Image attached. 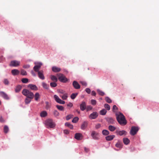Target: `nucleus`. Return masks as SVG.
<instances>
[{"label":"nucleus","mask_w":159,"mask_h":159,"mask_svg":"<svg viewBox=\"0 0 159 159\" xmlns=\"http://www.w3.org/2000/svg\"><path fill=\"white\" fill-rule=\"evenodd\" d=\"M98 116V113L97 112H93L90 114V119H96Z\"/></svg>","instance_id":"9d476101"},{"label":"nucleus","mask_w":159,"mask_h":159,"mask_svg":"<svg viewBox=\"0 0 159 159\" xmlns=\"http://www.w3.org/2000/svg\"><path fill=\"white\" fill-rule=\"evenodd\" d=\"M102 134L104 135H107L109 134V132L107 130L104 129L102 131Z\"/></svg>","instance_id":"2f4dec72"},{"label":"nucleus","mask_w":159,"mask_h":159,"mask_svg":"<svg viewBox=\"0 0 159 159\" xmlns=\"http://www.w3.org/2000/svg\"><path fill=\"white\" fill-rule=\"evenodd\" d=\"M91 136L93 139L94 140H98L100 139L99 133L95 131H93L92 132Z\"/></svg>","instance_id":"39448f33"},{"label":"nucleus","mask_w":159,"mask_h":159,"mask_svg":"<svg viewBox=\"0 0 159 159\" xmlns=\"http://www.w3.org/2000/svg\"><path fill=\"white\" fill-rule=\"evenodd\" d=\"M58 92L59 93L62 94H64V93H65V91L61 89L59 90Z\"/></svg>","instance_id":"864d4df0"},{"label":"nucleus","mask_w":159,"mask_h":159,"mask_svg":"<svg viewBox=\"0 0 159 159\" xmlns=\"http://www.w3.org/2000/svg\"><path fill=\"white\" fill-rule=\"evenodd\" d=\"M107 120L109 123L111 124H113L115 123V120L114 119L111 117L108 118Z\"/></svg>","instance_id":"5701e85b"},{"label":"nucleus","mask_w":159,"mask_h":159,"mask_svg":"<svg viewBox=\"0 0 159 159\" xmlns=\"http://www.w3.org/2000/svg\"><path fill=\"white\" fill-rule=\"evenodd\" d=\"M3 82L5 85H8L9 84V82L7 79H5L4 80Z\"/></svg>","instance_id":"3c124183"},{"label":"nucleus","mask_w":159,"mask_h":159,"mask_svg":"<svg viewBox=\"0 0 159 159\" xmlns=\"http://www.w3.org/2000/svg\"><path fill=\"white\" fill-rule=\"evenodd\" d=\"M50 78L52 81L55 82H57L58 80L57 77L53 75H51L50 76Z\"/></svg>","instance_id":"a878e982"},{"label":"nucleus","mask_w":159,"mask_h":159,"mask_svg":"<svg viewBox=\"0 0 159 159\" xmlns=\"http://www.w3.org/2000/svg\"><path fill=\"white\" fill-rule=\"evenodd\" d=\"M67 106L68 107H72L73 106V104L71 102H69L67 105Z\"/></svg>","instance_id":"bf43d9fd"},{"label":"nucleus","mask_w":159,"mask_h":159,"mask_svg":"<svg viewBox=\"0 0 159 159\" xmlns=\"http://www.w3.org/2000/svg\"><path fill=\"white\" fill-rule=\"evenodd\" d=\"M84 150L86 152H88L89 151V149L88 148H86L84 147Z\"/></svg>","instance_id":"0e129e2a"},{"label":"nucleus","mask_w":159,"mask_h":159,"mask_svg":"<svg viewBox=\"0 0 159 159\" xmlns=\"http://www.w3.org/2000/svg\"><path fill=\"white\" fill-rule=\"evenodd\" d=\"M107 113V111L105 109H103L102 110H101L100 111V114L102 115H105Z\"/></svg>","instance_id":"72a5a7b5"},{"label":"nucleus","mask_w":159,"mask_h":159,"mask_svg":"<svg viewBox=\"0 0 159 159\" xmlns=\"http://www.w3.org/2000/svg\"><path fill=\"white\" fill-rule=\"evenodd\" d=\"M65 125L66 126L69 127L70 129H73V125L68 122L66 123L65 124Z\"/></svg>","instance_id":"f704fd0d"},{"label":"nucleus","mask_w":159,"mask_h":159,"mask_svg":"<svg viewBox=\"0 0 159 159\" xmlns=\"http://www.w3.org/2000/svg\"><path fill=\"white\" fill-rule=\"evenodd\" d=\"M0 95L5 99L8 100L9 99L7 95L3 92L0 91Z\"/></svg>","instance_id":"ddd939ff"},{"label":"nucleus","mask_w":159,"mask_h":159,"mask_svg":"<svg viewBox=\"0 0 159 159\" xmlns=\"http://www.w3.org/2000/svg\"><path fill=\"white\" fill-rule=\"evenodd\" d=\"M85 90L87 93H88L89 94V89L87 88Z\"/></svg>","instance_id":"69168bd1"},{"label":"nucleus","mask_w":159,"mask_h":159,"mask_svg":"<svg viewBox=\"0 0 159 159\" xmlns=\"http://www.w3.org/2000/svg\"><path fill=\"white\" fill-rule=\"evenodd\" d=\"M40 97V95L39 93H36L34 95V98L36 101H38Z\"/></svg>","instance_id":"e433bc0d"},{"label":"nucleus","mask_w":159,"mask_h":159,"mask_svg":"<svg viewBox=\"0 0 159 159\" xmlns=\"http://www.w3.org/2000/svg\"><path fill=\"white\" fill-rule=\"evenodd\" d=\"M97 91L99 95H100L102 96L105 94V93L104 92L99 89H97Z\"/></svg>","instance_id":"4c0bfd02"},{"label":"nucleus","mask_w":159,"mask_h":159,"mask_svg":"<svg viewBox=\"0 0 159 159\" xmlns=\"http://www.w3.org/2000/svg\"><path fill=\"white\" fill-rule=\"evenodd\" d=\"M104 107L107 110H110V107L108 104H105Z\"/></svg>","instance_id":"8fccbe9b"},{"label":"nucleus","mask_w":159,"mask_h":159,"mask_svg":"<svg viewBox=\"0 0 159 159\" xmlns=\"http://www.w3.org/2000/svg\"><path fill=\"white\" fill-rule=\"evenodd\" d=\"M80 83L82 85L84 86H86L87 85V84L85 82L82 81L80 82Z\"/></svg>","instance_id":"13d9d810"},{"label":"nucleus","mask_w":159,"mask_h":159,"mask_svg":"<svg viewBox=\"0 0 159 159\" xmlns=\"http://www.w3.org/2000/svg\"><path fill=\"white\" fill-rule=\"evenodd\" d=\"M31 98H26L25 100V104H28L31 101L30 99Z\"/></svg>","instance_id":"58836bf2"},{"label":"nucleus","mask_w":159,"mask_h":159,"mask_svg":"<svg viewBox=\"0 0 159 159\" xmlns=\"http://www.w3.org/2000/svg\"><path fill=\"white\" fill-rule=\"evenodd\" d=\"M31 73L32 74V75L34 76H36V74H35V73L34 72V71L33 70H31Z\"/></svg>","instance_id":"e2e57ef3"},{"label":"nucleus","mask_w":159,"mask_h":159,"mask_svg":"<svg viewBox=\"0 0 159 159\" xmlns=\"http://www.w3.org/2000/svg\"><path fill=\"white\" fill-rule=\"evenodd\" d=\"M42 86H43V87L46 89H48V88H49V86L47 84H46V83L44 82H43L42 83Z\"/></svg>","instance_id":"cd10ccee"},{"label":"nucleus","mask_w":159,"mask_h":159,"mask_svg":"<svg viewBox=\"0 0 159 159\" xmlns=\"http://www.w3.org/2000/svg\"><path fill=\"white\" fill-rule=\"evenodd\" d=\"M45 103L46 104V108L47 109H49L50 107V104L49 103V102H45Z\"/></svg>","instance_id":"a18cd8bd"},{"label":"nucleus","mask_w":159,"mask_h":159,"mask_svg":"<svg viewBox=\"0 0 159 159\" xmlns=\"http://www.w3.org/2000/svg\"><path fill=\"white\" fill-rule=\"evenodd\" d=\"M73 116L71 115H68L66 116V119L67 120H68L72 117Z\"/></svg>","instance_id":"603ef678"},{"label":"nucleus","mask_w":159,"mask_h":159,"mask_svg":"<svg viewBox=\"0 0 159 159\" xmlns=\"http://www.w3.org/2000/svg\"><path fill=\"white\" fill-rule=\"evenodd\" d=\"M21 74L22 75H27L26 71L24 70H22L21 71Z\"/></svg>","instance_id":"49530a36"},{"label":"nucleus","mask_w":159,"mask_h":159,"mask_svg":"<svg viewBox=\"0 0 159 159\" xmlns=\"http://www.w3.org/2000/svg\"><path fill=\"white\" fill-rule=\"evenodd\" d=\"M28 87L30 88L32 90L36 91L38 90L37 87L35 85L29 84L28 85Z\"/></svg>","instance_id":"2eb2a0df"},{"label":"nucleus","mask_w":159,"mask_h":159,"mask_svg":"<svg viewBox=\"0 0 159 159\" xmlns=\"http://www.w3.org/2000/svg\"><path fill=\"white\" fill-rule=\"evenodd\" d=\"M64 132L65 134H68L69 133V131L68 130L66 129L64 130Z\"/></svg>","instance_id":"680f3d73"},{"label":"nucleus","mask_w":159,"mask_h":159,"mask_svg":"<svg viewBox=\"0 0 159 159\" xmlns=\"http://www.w3.org/2000/svg\"><path fill=\"white\" fill-rule=\"evenodd\" d=\"M22 88V87L20 85H18L17 86L15 89V92L16 93H18L20 91Z\"/></svg>","instance_id":"bb28decb"},{"label":"nucleus","mask_w":159,"mask_h":159,"mask_svg":"<svg viewBox=\"0 0 159 159\" xmlns=\"http://www.w3.org/2000/svg\"><path fill=\"white\" fill-rule=\"evenodd\" d=\"M3 130L5 133L7 134V133L9 131V128L8 126L6 125H5L4 127Z\"/></svg>","instance_id":"473e14b6"},{"label":"nucleus","mask_w":159,"mask_h":159,"mask_svg":"<svg viewBox=\"0 0 159 159\" xmlns=\"http://www.w3.org/2000/svg\"><path fill=\"white\" fill-rule=\"evenodd\" d=\"M118 110V108L116 105L113 106L112 108V111L113 112H116V111Z\"/></svg>","instance_id":"09e8293b"},{"label":"nucleus","mask_w":159,"mask_h":159,"mask_svg":"<svg viewBox=\"0 0 159 159\" xmlns=\"http://www.w3.org/2000/svg\"><path fill=\"white\" fill-rule=\"evenodd\" d=\"M29 81V80L27 78H23L21 79V81L23 83H27Z\"/></svg>","instance_id":"a19ab883"},{"label":"nucleus","mask_w":159,"mask_h":159,"mask_svg":"<svg viewBox=\"0 0 159 159\" xmlns=\"http://www.w3.org/2000/svg\"><path fill=\"white\" fill-rule=\"evenodd\" d=\"M124 143L125 145H128L130 142V140L128 138H125L123 139Z\"/></svg>","instance_id":"393cba45"},{"label":"nucleus","mask_w":159,"mask_h":159,"mask_svg":"<svg viewBox=\"0 0 159 159\" xmlns=\"http://www.w3.org/2000/svg\"><path fill=\"white\" fill-rule=\"evenodd\" d=\"M60 96L63 100H66L68 97L67 94L66 93H64L62 95H60Z\"/></svg>","instance_id":"c756f323"},{"label":"nucleus","mask_w":159,"mask_h":159,"mask_svg":"<svg viewBox=\"0 0 159 159\" xmlns=\"http://www.w3.org/2000/svg\"><path fill=\"white\" fill-rule=\"evenodd\" d=\"M45 124L46 127L48 128H53L55 126V123L51 119L46 120L45 121Z\"/></svg>","instance_id":"7ed1b4c3"},{"label":"nucleus","mask_w":159,"mask_h":159,"mask_svg":"<svg viewBox=\"0 0 159 159\" xmlns=\"http://www.w3.org/2000/svg\"><path fill=\"white\" fill-rule=\"evenodd\" d=\"M80 108L81 111H83L85 109H86L87 111H89V107L88 106L86 108V103L85 102H82L80 105Z\"/></svg>","instance_id":"0eeeda50"},{"label":"nucleus","mask_w":159,"mask_h":159,"mask_svg":"<svg viewBox=\"0 0 159 159\" xmlns=\"http://www.w3.org/2000/svg\"><path fill=\"white\" fill-rule=\"evenodd\" d=\"M20 63V62L19 61L16 60H13L11 61L9 65L11 66L16 67L19 66Z\"/></svg>","instance_id":"6e6552de"},{"label":"nucleus","mask_w":159,"mask_h":159,"mask_svg":"<svg viewBox=\"0 0 159 159\" xmlns=\"http://www.w3.org/2000/svg\"><path fill=\"white\" fill-rule=\"evenodd\" d=\"M123 144L120 141H118L116 143L115 145V146L116 147L121 148L122 147Z\"/></svg>","instance_id":"f3484780"},{"label":"nucleus","mask_w":159,"mask_h":159,"mask_svg":"<svg viewBox=\"0 0 159 159\" xmlns=\"http://www.w3.org/2000/svg\"><path fill=\"white\" fill-rule=\"evenodd\" d=\"M42 65L41 63H38L37 65L35 66L33 68V69L35 71L38 72L39 71V70Z\"/></svg>","instance_id":"f8f14e48"},{"label":"nucleus","mask_w":159,"mask_h":159,"mask_svg":"<svg viewBox=\"0 0 159 159\" xmlns=\"http://www.w3.org/2000/svg\"><path fill=\"white\" fill-rule=\"evenodd\" d=\"M78 95V93H72L71 94V96H70V97L72 99H74L76 97V96H77V95Z\"/></svg>","instance_id":"ea45409f"},{"label":"nucleus","mask_w":159,"mask_h":159,"mask_svg":"<svg viewBox=\"0 0 159 159\" xmlns=\"http://www.w3.org/2000/svg\"><path fill=\"white\" fill-rule=\"evenodd\" d=\"M56 107L60 111H63L64 110V108L62 106L57 105Z\"/></svg>","instance_id":"7c9ffc66"},{"label":"nucleus","mask_w":159,"mask_h":159,"mask_svg":"<svg viewBox=\"0 0 159 159\" xmlns=\"http://www.w3.org/2000/svg\"><path fill=\"white\" fill-rule=\"evenodd\" d=\"M57 76L59 80L62 82L66 83L68 81L67 79L62 74H58L57 75Z\"/></svg>","instance_id":"20e7f679"},{"label":"nucleus","mask_w":159,"mask_h":159,"mask_svg":"<svg viewBox=\"0 0 159 159\" xmlns=\"http://www.w3.org/2000/svg\"><path fill=\"white\" fill-rule=\"evenodd\" d=\"M38 74L39 78L42 80H43L45 79L44 76L43 75V70H40L38 72Z\"/></svg>","instance_id":"4468645a"},{"label":"nucleus","mask_w":159,"mask_h":159,"mask_svg":"<svg viewBox=\"0 0 159 159\" xmlns=\"http://www.w3.org/2000/svg\"><path fill=\"white\" fill-rule=\"evenodd\" d=\"M79 118L77 117H75L73 118L72 120V122L74 123H76L79 120Z\"/></svg>","instance_id":"37998d69"},{"label":"nucleus","mask_w":159,"mask_h":159,"mask_svg":"<svg viewBox=\"0 0 159 159\" xmlns=\"http://www.w3.org/2000/svg\"><path fill=\"white\" fill-rule=\"evenodd\" d=\"M0 122L2 123L5 122V120L2 116H0Z\"/></svg>","instance_id":"6e6d98bb"},{"label":"nucleus","mask_w":159,"mask_h":159,"mask_svg":"<svg viewBox=\"0 0 159 159\" xmlns=\"http://www.w3.org/2000/svg\"><path fill=\"white\" fill-rule=\"evenodd\" d=\"M73 85L75 89H79L80 88V84L75 81H74L73 82Z\"/></svg>","instance_id":"dca6fc26"},{"label":"nucleus","mask_w":159,"mask_h":159,"mask_svg":"<svg viewBox=\"0 0 159 159\" xmlns=\"http://www.w3.org/2000/svg\"><path fill=\"white\" fill-rule=\"evenodd\" d=\"M54 98L55 101L59 103L63 104L65 103V102L64 101L61 100L59 98L58 96L56 95H54Z\"/></svg>","instance_id":"1a4fd4ad"},{"label":"nucleus","mask_w":159,"mask_h":159,"mask_svg":"<svg viewBox=\"0 0 159 159\" xmlns=\"http://www.w3.org/2000/svg\"><path fill=\"white\" fill-rule=\"evenodd\" d=\"M117 132L118 134L120 136H122L123 135H126L127 134V132L124 130L119 131Z\"/></svg>","instance_id":"4be33fe9"},{"label":"nucleus","mask_w":159,"mask_h":159,"mask_svg":"<svg viewBox=\"0 0 159 159\" xmlns=\"http://www.w3.org/2000/svg\"><path fill=\"white\" fill-rule=\"evenodd\" d=\"M109 129L111 131H114L116 129V128L112 125H109L108 126Z\"/></svg>","instance_id":"c85d7f7f"},{"label":"nucleus","mask_w":159,"mask_h":159,"mask_svg":"<svg viewBox=\"0 0 159 159\" xmlns=\"http://www.w3.org/2000/svg\"><path fill=\"white\" fill-rule=\"evenodd\" d=\"M91 104L93 105H95L97 103L96 101L95 100L92 99L91 101Z\"/></svg>","instance_id":"de8ad7c7"},{"label":"nucleus","mask_w":159,"mask_h":159,"mask_svg":"<svg viewBox=\"0 0 159 159\" xmlns=\"http://www.w3.org/2000/svg\"><path fill=\"white\" fill-rule=\"evenodd\" d=\"M139 130V128L138 127L133 126L130 131V134L132 135H134Z\"/></svg>","instance_id":"423d86ee"},{"label":"nucleus","mask_w":159,"mask_h":159,"mask_svg":"<svg viewBox=\"0 0 159 159\" xmlns=\"http://www.w3.org/2000/svg\"><path fill=\"white\" fill-rule=\"evenodd\" d=\"M92 108H93L92 107L90 106V110H92Z\"/></svg>","instance_id":"774afa93"},{"label":"nucleus","mask_w":159,"mask_h":159,"mask_svg":"<svg viewBox=\"0 0 159 159\" xmlns=\"http://www.w3.org/2000/svg\"><path fill=\"white\" fill-rule=\"evenodd\" d=\"M88 123L86 121H84L81 126V129H84L87 127Z\"/></svg>","instance_id":"412c9836"},{"label":"nucleus","mask_w":159,"mask_h":159,"mask_svg":"<svg viewBox=\"0 0 159 159\" xmlns=\"http://www.w3.org/2000/svg\"><path fill=\"white\" fill-rule=\"evenodd\" d=\"M52 70L55 72H60L61 69L60 68L57 67L56 66H53L52 68Z\"/></svg>","instance_id":"aec40b11"},{"label":"nucleus","mask_w":159,"mask_h":159,"mask_svg":"<svg viewBox=\"0 0 159 159\" xmlns=\"http://www.w3.org/2000/svg\"><path fill=\"white\" fill-rule=\"evenodd\" d=\"M30 67V65H25L23 66V67L24 68H29Z\"/></svg>","instance_id":"5fc2aeb1"},{"label":"nucleus","mask_w":159,"mask_h":159,"mask_svg":"<svg viewBox=\"0 0 159 159\" xmlns=\"http://www.w3.org/2000/svg\"><path fill=\"white\" fill-rule=\"evenodd\" d=\"M56 82H51L50 84V86L52 87H55L57 86Z\"/></svg>","instance_id":"79ce46f5"},{"label":"nucleus","mask_w":159,"mask_h":159,"mask_svg":"<svg viewBox=\"0 0 159 159\" xmlns=\"http://www.w3.org/2000/svg\"><path fill=\"white\" fill-rule=\"evenodd\" d=\"M101 125L100 124H98L95 126V128L96 129H98L99 128L101 127Z\"/></svg>","instance_id":"4d7b16f0"},{"label":"nucleus","mask_w":159,"mask_h":159,"mask_svg":"<svg viewBox=\"0 0 159 159\" xmlns=\"http://www.w3.org/2000/svg\"><path fill=\"white\" fill-rule=\"evenodd\" d=\"M12 74L14 75H18L20 73V71L17 69L12 70L11 71Z\"/></svg>","instance_id":"a211bd4d"},{"label":"nucleus","mask_w":159,"mask_h":159,"mask_svg":"<svg viewBox=\"0 0 159 159\" xmlns=\"http://www.w3.org/2000/svg\"><path fill=\"white\" fill-rule=\"evenodd\" d=\"M53 114L54 116L56 117L58 116L59 115V113L56 110H55L54 111H53Z\"/></svg>","instance_id":"c9c22d12"},{"label":"nucleus","mask_w":159,"mask_h":159,"mask_svg":"<svg viewBox=\"0 0 159 159\" xmlns=\"http://www.w3.org/2000/svg\"><path fill=\"white\" fill-rule=\"evenodd\" d=\"M96 92H95V91H92L91 95H92L95 96L96 95Z\"/></svg>","instance_id":"052dcab7"},{"label":"nucleus","mask_w":159,"mask_h":159,"mask_svg":"<svg viewBox=\"0 0 159 159\" xmlns=\"http://www.w3.org/2000/svg\"><path fill=\"white\" fill-rule=\"evenodd\" d=\"M116 119L118 123L121 125H124L127 124L125 117L122 113L119 112L116 113Z\"/></svg>","instance_id":"f257e3e1"},{"label":"nucleus","mask_w":159,"mask_h":159,"mask_svg":"<svg viewBox=\"0 0 159 159\" xmlns=\"http://www.w3.org/2000/svg\"><path fill=\"white\" fill-rule=\"evenodd\" d=\"M40 116L42 117H45L47 116V113L45 111H43L40 113Z\"/></svg>","instance_id":"b1692460"},{"label":"nucleus","mask_w":159,"mask_h":159,"mask_svg":"<svg viewBox=\"0 0 159 159\" xmlns=\"http://www.w3.org/2000/svg\"><path fill=\"white\" fill-rule=\"evenodd\" d=\"M22 94L24 96H26L27 98H34V94L31 91L28 90L24 89L22 92Z\"/></svg>","instance_id":"f03ea898"},{"label":"nucleus","mask_w":159,"mask_h":159,"mask_svg":"<svg viewBox=\"0 0 159 159\" xmlns=\"http://www.w3.org/2000/svg\"><path fill=\"white\" fill-rule=\"evenodd\" d=\"M83 137V135L81 133H77L75 134V138L77 140H81L82 139Z\"/></svg>","instance_id":"9b49d317"},{"label":"nucleus","mask_w":159,"mask_h":159,"mask_svg":"<svg viewBox=\"0 0 159 159\" xmlns=\"http://www.w3.org/2000/svg\"><path fill=\"white\" fill-rule=\"evenodd\" d=\"M105 100L108 103H110L111 102V100L108 97H107L105 98Z\"/></svg>","instance_id":"c03bdc74"},{"label":"nucleus","mask_w":159,"mask_h":159,"mask_svg":"<svg viewBox=\"0 0 159 159\" xmlns=\"http://www.w3.org/2000/svg\"><path fill=\"white\" fill-rule=\"evenodd\" d=\"M76 111L77 112L79 113V114H80V111H78V110H77Z\"/></svg>","instance_id":"338daca9"},{"label":"nucleus","mask_w":159,"mask_h":159,"mask_svg":"<svg viewBox=\"0 0 159 159\" xmlns=\"http://www.w3.org/2000/svg\"><path fill=\"white\" fill-rule=\"evenodd\" d=\"M115 136L114 135H108L106 137L105 139L107 141H111L113 139Z\"/></svg>","instance_id":"6ab92c4d"}]
</instances>
